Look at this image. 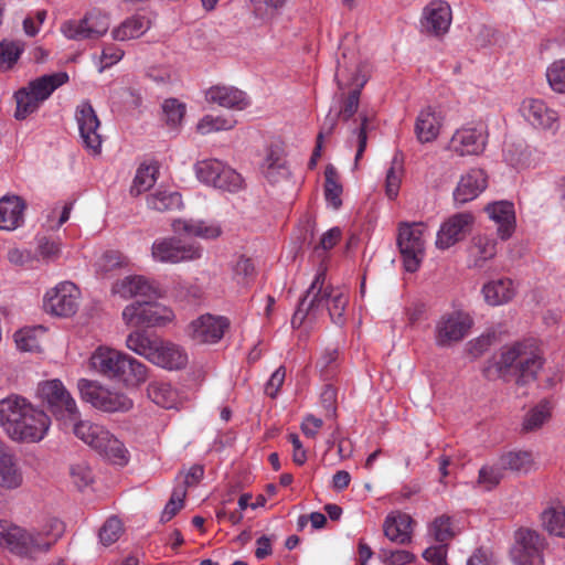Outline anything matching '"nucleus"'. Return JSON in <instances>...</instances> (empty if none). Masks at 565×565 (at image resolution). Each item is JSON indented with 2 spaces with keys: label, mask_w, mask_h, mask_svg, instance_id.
I'll return each mask as SVG.
<instances>
[{
  "label": "nucleus",
  "mask_w": 565,
  "mask_h": 565,
  "mask_svg": "<svg viewBox=\"0 0 565 565\" xmlns=\"http://www.w3.org/2000/svg\"><path fill=\"white\" fill-rule=\"evenodd\" d=\"M543 365L542 352L533 341H518L503 345L498 359L483 369V375L490 380L499 377L526 385L537 379Z\"/></svg>",
  "instance_id": "f257e3e1"
},
{
  "label": "nucleus",
  "mask_w": 565,
  "mask_h": 565,
  "mask_svg": "<svg viewBox=\"0 0 565 565\" xmlns=\"http://www.w3.org/2000/svg\"><path fill=\"white\" fill-rule=\"evenodd\" d=\"M63 531V524L53 520L43 530H25L17 525L0 522V545L11 553L26 558H35L46 553L55 544Z\"/></svg>",
  "instance_id": "f03ea898"
},
{
  "label": "nucleus",
  "mask_w": 565,
  "mask_h": 565,
  "mask_svg": "<svg viewBox=\"0 0 565 565\" xmlns=\"http://www.w3.org/2000/svg\"><path fill=\"white\" fill-rule=\"evenodd\" d=\"M68 423L77 438L97 450L109 461L119 466L127 463V449L124 444L103 426L88 420H78V418Z\"/></svg>",
  "instance_id": "7ed1b4c3"
},
{
  "label": "nucleus",
  "mask_w": 565,
  "mask_h": 565,
  "mask_svg": "<svg viewBox=\"0 0 565 565\" xmlns=\"http://www.w3.org/2000/svg\"><path fill=\"white\" fill-rule=\"evenodd\" d=\"M67 81V73L58 72L40 76L31 81L28 86L20 88L14 94L17 102L15 119L23 120L38 110L40 105Z\"/></svg>",
  "instance_id": "20e7f679"
},
{
  "label": "nucleus",
  "mask_w": 565,
  "mask_h": 565,
  "mask_svg": "<svg viewBox=\"0 0 565 565\" xmlns=\"http://www.w3.org/2000/svg\"><path fill=\"white\" fill-rule=\"evenodd\" d=\"M326 277L324 271H319L306 294L300 298L291 318L294 329L300 328L307 319L316 321L327 308L333 287L326 286Z\"/></svg>",
  "instance_id": "39448f33"
},
{
  "label": "nucleus",
  "mask_w": 565,
  "mask_h": 565,
  "mask_svg": "<svg viewBox=\"0 0 565 565\" xmlns=\"http://www.w3.org/2000/svg\"><path fill=\"white\" fill-rule=\"evenodd\" d=\"M126 324L140 328L163 327L174 319L173 311L157 301H134L122 310Z\"/></svg>",
  "instance_id": "423d86ee"
},
{
  "label": "nucleus",
  "mask_w": 565,
  "mask_h": 565,
  "mask_svg": "<svg viewBox=\"0 0 565 565\" xmlns=\"http://www.w3.org/2000/svg\"><path fill=\"white\" fill-rule=\"evenodd\" d=\"M38 393L46 402L50 411L64 425L79 417L74 398L60 380L45 381L39 385Z\"/></svg>",
  "instance_id": "0eeeda50"
},
{
  "label": "nucleus",
  "mask_w": 565,
  "mask_h": 565,
  "mask_svg": "<svg viewBox=\"0 0 565 565\" xmlns=\"http://www.w3.org/2000/svg\"><path fill=\"white\" fill-rule=\"evenodd\" d=\"M424 231L423 223L399 225L397 246L403 257L404 268L408 273H415L423 260L425 254Z\"/></svg>",
  "instance_id": "6e6552de"
},
{
  "label": "nucleus",
  "mask_w": 565,
  "mask_h": 565,
  "mask_svg": "<svg viewBox=\"0 0 565 565\" xmlns=\"http://www.w3.org/2000/svg\"><path fill=\"white\" fill-rule=\"evenodd\" d=\"M78 388L83 399L103 412H127L134 406L127 395L113 392L94 381L82 379L78 382Z\"/></svg>",
  "instance_id": "1a4fd4ad"
},
{
  "label": "nucleus",
  "mask_w": 565,
  "mask_h": 565,
  "mask_svg": "<svg viewBox=\"0 0 565 565\" xmlns=\"http://www.w3.org/2000/svg\"><path fill=\"white\" fill-rule=\"evenodd\" d=\"M511 557L515 565H544L545 539L531 529H519Z\"/></svg>",
  "instance_id": "9d476101"
},
{
  "label": "nucleus",
  "mask_w": 565,
  "mask_h": 565,
  "mask_svg": "<svg viewBox=\"0 0 565 565\" xmlns=\"http://www.w3.org/2000/svg\"><path fill=\"white\" fill-rule=\"evenodd\" d=\"M151 255L159 263L178 264L201 258L202 247L199 244H186L180 237H166L153 242Z\"/></svg>",
  "instance_id": "9b49d317"
},
{
  "label": "nucleus",
  "mask_w": 565,
  "mask_h": 565,
  "mask_svg": "<svg viewBox=\"0 0 565 565\" xmlns=\"http://www.w3.org/2000/svg\"><path fill=\"white\" fill-rule=\"evenodd\" d=\"M473 324L472 318L463 311H452L440 317L435 327L437 347L447 348L460 342Z\"/></svg>",
  "instance_id": "f8f14e48"
},
{
  "label": "nucleus",
  "mask_w": 565,
  "mask_h": 565,
  "mask_svg": "<svg viewBox=\"0 0 565 565\" xmlns=\"http://www.w3.org/2000/svg\"><path fill=\"white\" fill-rule=\"evenodd\" d=\"M109 18L99 10L93 9L87 12L81 20H71L62 25V32L67 39L82 41L95 40L109 29Z\"/></svg>",
  "instance_id": "ddd939ff"
},
{
  "label": "nucleus",
  "mask_w": 565,
  "mask_h": 565,
  "mask_svg": "<svg viewBox=\"0 0 565 565\" xmlns=\"http://www.w3.org/2000/svg\"><path fill=\"white\" fill-rule=\"evenodd\" d=\"M33 412V406L24 397L12 394L0 401V426L12 439L13 436L23 434L20 429L21 422Z\"/></svg>",
  "instance_id": "4468645a"
},
{
  "label": "nucleus",
  "mask_w": 565,
  "mask_h": 565,
  "mask_svg": "<svg viewBox=\"0 0 565 565\" xmlns=\"http://www.w3.org/2000/svg\"><path fill=\"white\" fill-rule=\"evenodd\" d=\"M79 290L71 281H63L45 295L44 307L58 317L73 316L78 308Z\"/></svg>",
  "instance_id": "2eb2a0df"
},
{
  "label": "nucleus",
  "mask_w": 565,
  "mask_h": 565,
  "mask_svg": "<svg viewBox=\"0 0 565 565\" xmlns=\"http://www.w3.org/2000/svg\"><path fill=\"white\" fill-rule=\"evenodd\" d=\"M228 327L227 318L205 313L188 326L186 333L198 344L216 343L223 338Z\"/></svg>",
  "instance_id": "dca6fc26"
},
{
  "label": "nucleus",
  "mask_w": 565,
  "mask_h": 565,
  "mask_svg": "<svg viewBox=\"0 0 565 565\" xmlns=\"http://www.w3.org/2000/svg\"><path fill=\"white\" fill-rule=\"evenodd\" d=\"M75 118L84 147L94 154L99 153L103 142L99 134L100 121L88 100H84L77 106Z\"/></svg>",
  "instance_id": "f3484780"
},
{
  "label": "nucleus",
  "mask_w": 565,
  "mask_h": 565,
  "mask_svg": "<svg viewBox=\"0 0 565 565\" xmlns=\"http://www.w3.org/2000/svg\"><path fill=\"white\" fill-rule=\"evenodd\" d=\"M450 23L451 10L447 2L434 0L424 9L422 26L427 33L436 36L445 34Z\"/></svg>",
  "instance_id": "a211bd4d"
},
{
  "label": "nucleus",
  "mask_w": 565,
  "mask_h": 565,
  "mask_svg": "<svg viewBox=\"0 0 565 565\" xmlns=\"http://www.w3.org/2000/svg\"><path fill=\"white\" fill-rule=\"evenodd\" d=\"M471 222L469 213H458L448 218L437 233L436 246L446 249L462 239Z\"/></svg>",
  "instance_id": "6ab92c4d"
},
{
  "label": "nucleus",
  "mask_w": 565,
  "mask_h": 565,
  "mask_svg": "<svg viewBox=\"0 0 565 565\" xmlns=\"http://www.w3.org/2000/svg\"><path fill=\"white\" fill-rule=\"evenodd\" d=\"M521 111L525 119L535 128L553 129L558 116L541 99L527 98L521 104Z\"/></svg>",
  "instance_id": "aec40b11"
},
{
  "label": "nucleus",
  "mask_w": 565,
  "mask_h": 565,
  "mask_svg": "<svg viewBox=\"0 0 565 565\" xmlns=\"http://www.w3.org/2000/svg\"><path fill=\"white\" fill-rule=\"evenodd\" d=\"M128 354L109 349L98 348L90 358L92 367L102 375L117 380L122 362Z\"/></svg>",
  "instance_id": "412c9836"
},
{
  "label": "nucleus",
  "mask_w": 565,
  "mask_h": 565,
  "mask_svg": "<svg viewBox=\"0 0 565 565\" xmlns=\"http://www.w3.org/2000/svg\"><path fill=\"white\" fill-rule=\"evenodd\" d=\"M113 292L124 299L134 297L157 298L159 296L158 287L153 286L142 276H127L118 280L113 286Z\"/></svg>",
  "instance_id": "4be33fe9"
},
{
  "label": "nucleus",
  "mask_w": 565,
  "mask_h": 565,
  "mask_svg": "<svg viewBox=\"0 0 565 565\" xmlns=\"http://www.w3.org/2000/svg\"><path fill=\"white\" fill-rule=\"evenodd\" d=\"M486 146L483 131L477 128L457 130L450 140V149L459 156L479 154Z\"/></svg>",
  "instance_id": "5701e85b"
},
{
  "label": "nucleus",
  "mask_w": 565,
  "mask_h": 565,
  "mask_svg": "<svg viewBox=\"0 0 565 565\" xmlns=\"http://www.w3.org/2000/svg\"><path fill=\"white\" fill-rule=\"evenodd\" d=\"M50 425V417L43 411L33 407V412H30L24 420L21 422L20 429H23V434L13 436L12 440L28 443L40 441L47 433Z\"/></svg>",
  "instance_id": "b1692460"
},
{
  "label": "nucleus",
  "mask_w": 565,
  "mask_h": 565,
  "mask_svg": "<svg viewBox=\"0 0 565 565\" xmlns=\"http://www.w3.org/2000/svg\"><path fill=\"white\" fill-rule=\"evenodd\" d=\"M23 473L18 465L17 458L9 451L7 446L0 441V488L14 490L22 486Z\"/></svg>",
  "instance_id": "393cba45"
},
{
  "label": "nucleus",
  "mask_w": 565,
  "mask_h": 565,
  "mask_svg": "<svg viewBox=\"0 0 565 565\" xmlns=\"http://www.w3.org/2000/svg\"><path fill=\"white\" fill-rule=\"evenodd\" d=\"M413 519L407 513L388 514L383 524L384 535L393 543L405 545L412 542Z\"/></svg>",
  "instance_id": "a878e982"
},
{
  "label": "nucleus",
  "mask_w": 565,
  "mask_h": 565,
  "mask_svg": "<svg viewBox=\"0 0 565 565\" xmlns=\"http://www.w3.org/2000/svg\"><path fill=\"white\" fill-rule=\"evenodd\" d=\"M205 98L211 104L238 110L244 109L248 105L245 93L233 86H212L205 92Z\"/></svg>",
  "instance_id": "bb28decb"
},
{
  "label": "nucleus",
  "mask_w": 565,
  "mask_h": 565,
  "mask_svg": "<svg viewBox=\"0 0 565 565\" xmlns=\"http://www.w3.org/2000/svg\"><path fill=\"white\" fill-rule=\"evenodd\" d=\"M487 188V177L481 169H471L459 181L454 198L458 203H466L476 199Z\"/></svg>",
  "instance_id": "cd10ccee"
},
{
  "label": "nucleus",
  "mask_w": 565,
  "mask_h": 565,
  "mask_svg": "<svg viewBox=\"0 0 565 565\" xmlns=\"http://www.w3.org/2000/svg\"><path fill=\"white\" fill-rule=\"evenodd\" d=\"M489 217L498 224V234L502 239L511 237L515 227L514 206L511 202L500 201L486 206Z\"/></svg>",
  "instance_id": "c85d7f7f"
},
{
  "label": "nucleus",
  "mask_w": 565,
  "mask_h": 565,
  "mask_svg": "<svg viewBox=\"0 0 565 565\" xmlns=\"http://www.w3.org/2000/svg\"><path fill=\"white\" fill-rule=\"evenodd\" d=\"M171 226L175 234L195 236L204 239L216 238L222 233V230L217 224H210L201 220L177 218L172 222Z\"/></svg>",
  "instance_id": "c756f323"
},
{
  "label": "nucleus",
  "mask_w": 565,
  "mask_h": 565,
  "mask_svg": "<svg viewBox=\"0 0 565 565\" xmlns=\"http://www.w3.org/2000/svg\"><path fill=\"white\" fill-rule=\"evenodd\" d=\"M152 363L168 370H181L188 363V355L179 345L160 340Z\"/></svg>",
  "instance_id": "7c9ffc66"
},
{
  "label": "nucleus",
  "mask_w": 565,
  "mask_h": 565,
  "mask_svg": "<svg viewBox=\"0 0 565 565\" xmlns=\"http://www.w3.org/2000/svg\"><path fill=\"white\" fill-rule=\"evenodd\" d=\"M441 127V117L431 107L423 109L417 116L415 124V132L417 139L422 142H431L438 135Z\"/></svg>",
  "instance_id": "2f4dec72"
},
{
  "label": "nucleus",
  "mask_w": 565,
  "mask_h": 565,
  "mask_svg": "<svg viewBox=\"0 0 565 565\" xmlns=\"http://www.w3.org/2000/svg\"><path fill=\"white\" fill-rule=\"evenodd\" d=\"M25 203L19 196L0 199V230L12 231L23 220Z\"/></svg>",
  "instance_id": "473e14b6"
},
{
  "label": "nucleus",
  "mask_w": 565,
  "mask_h": 565,
  "mask_svg": "<svg viewBox=\"0 0 565 565\" xmlns=\"http://www.w3.org/2000/svg\"><path fill=\"white\" fill-rule=\"evenodd\" d=\"M482 294L488 305L501 306L514 298L515 289L511 279L500 278L484 284Z\"/></svg>",
  "instance_id": "72a5a7b5"
},
{
  "label": "nucleus",
  "mask_w": 565,
  "mask_h": 565,
  "mask_svg": "<svg viewBox=\"0 0 565 565\" xmlns=\"http://www.w3.org/2000/svg\"><path fill=\"white\" fill-rule=\"evenodd\" d=\"M160 338L157 335L148 334L145 331H134L128 334L126 345L129 350L138 355L146 358L152 363V356H156Z\"/></svg>",
  "instance_id": "f704fd0d"
},
{
  "label": "nucleus",
  "mask_w": 565,
  "mask_h": 565,
  "mask_svg": "<svg viewBox=\"0 0 565 565\" xmlns=\"http://www.w3.org/2000/svg\"><path fill=\"white\" fill-rule=\"evenodd\" d=\"M499 465H501L504 471L527 473L534 466V457L527 450H511L500 455Z\"/></svg>",
  "instance_id": "c9c22d12"
},
{
  "label": "nucleus",
  "mask_w": 565,
  "mask_h": 565,
  "mask_svg": "<svg viewBox=\"0 0 565 565\" xmlns=\"http://www.w3.org/2000/svg\"><path fill=\"white\" fill-rule=\"evenodd\" d=\"M147 380V366L128 355L122 362L121 369L117 376L118 382L127 386H137Z\"/></svg>",
  "instance_id": "e433bc0d"
},
{
  "label": "nucleus",
  "mask_w": 565,
  "mask_h": 565,
  "mask_svg": "<svg viewBox=\"0 0 565 565\" xmlns=\"http://www.w3.org/2000/svg\"><path fill=\"white\" fill-rule=\"evenodd\" d=\"M469 254L473 257V267H482L483 263L493 258L497 254V243L487 236H476L471 241Z\"/></svg>",
  "instance_id": "4c0bfd02"
},
{
  "label": "nucleus",
  "mask_w": 565,
  "mask_h": 565,
  "mask_svg": "<svg viewBox=\"0 0 565 565\" xmlns=\"http://www.w3.org/2000/svg\"><path fill=\"white\" fill-rule=\"evenodd\" d=\"M149 29V21L140 15L126 19L113 31V38L117 41H127L141 36Z\"/></svg>",
  "instance_id": "58836bf2"
},
{
  "label": "nucleus",
  "mask_w": 565,
  "mask_h": 565,
  "mask_svg": "<svg viewBox=\"0 0 565 565\" xmlns=\"http://www.w3.org/2000/svg\"><path fill=\"white\" fill-rule=\"evenodd\" d=\"M147 204L158 212L174 211L182 206V198L175 191L157 190L148 195Z\"/></svg>",
  "instance_id": "ea45409f"
},
{
  "label": "nucleus",
  "mask_w": 565,
  "mask_h": 565,
  "mask_svg": "<svg viewBox=\"0 0 565 565\" xmlns=\"http://www.w3.org/2000/svg\"><path fill=\"white\" fill-rule=\"evenodd\" d=\"M287 2L288 0H248L252 14L263 22L278 17Z\"/></svg>",
  "instance_id": "a19ab883"
},
{
  "label": "nucleus",
  "mask_w": 565,
  "mask_h": 565,
  "mask_svg": "<svg viewBox=\"0 0 565 565\" xmlns=\"http://www.w3.org/2000/svg\"><path fill=\"white\" fill-rule=\"evenodd\" d=\"M543 527L551 534L565 537V505L551 507L541 514Z\"/></svg>",
  "instance_id": "79ce46f5"
},
{
  "label": "nucleus",
  "mask_w": 565,
  "mask_h": 565,
  "mask_svg": "<svg viewBox=\"0 0 565 565\" xmlns=\"http://www.w3.org/2000/svg\"><path fill=\"white\" fill-rule=\"evenodd\" d=\"M148 397L157 405L171 408L174 405L177 393L169 383L153 381L147 386Z\"/></svg>",
  "instance_id": "37998d69"
},
{
  "label": "nucleus",
  "mask_w": 565,
  "mask_h": 565,
  "mask_svg": "<svg viewBox=\"0 0 565 565\" xmlns=\"http://www.w3.org/2000/svg\"><path fill=\"white\" fill-rule=\"evenodd\" d=\"M326 183H324V196L326 200L338 210L342 205L341 194L343 188L338 181L339 174L337 169L332 164H328L324 171Z\"/></svg>",
  "instance_id": "c03bdc74"
},
{
  "label": "nucleus",
  "mask_w": 565,
  "mask_h": 565,
  "mask_svg": "<svg viewBox=\"0 0 565 565\" xmlns=\"http://www.w3.org/2000/svg\"><path fill=\"white\" fill-rule=\"evenodd\" d=\"M157 173L156 166H140L130 188L131 195L138 196L152 188L157 180Z\"/></svg>",
  "instance_id": "a18cd8bd"
},
{
  "label": "nucleus",
  "mask_w": 565,
  "mask_h": 565,
  "mask_svg": "<svg viewBox=\"0 0 565 565\" xmlns=\"http://www.w3.org/2000/svg\"><path fill=\"white\" fill-rule=\"evenodd\" d=\"M365 82V79H362L360 83H356V86L347 96H343L342 104L338 111V117L343 122H349L358 113L361 88L364 86Z\"/></svg>",
  "instance_id": "49530a36"
},
{
  "label": "nucleus",
  "mask_w": 565,
  "mask_h": 565,
  "mask_svg": "<svg viewBox=\"0 0 565 565\" xmlns=\"http://www.w3.org/2000/svg\"><path fill=\"white\" fill-rule=\"evenodd\" d=\"M504 477V469L499 465H484L480 468L477 483L487 491L498 487Z\"/></svg>",
  "instance_id": "de8ad7c7"
},
{
  "label": "nucleus",
  "mask_w": 565,
  "mask_h": 565,
  "mask_svg": "<svg viewBox=\"0 0 565 565\" xmlns=\"http://www.w3.org/2000/svg\"><path fill=\"white\" fill-rule=\"evenodd\" d=\"M551 416L550 402L542 401L532 408L523 420V430L532 431L540 428Z\"/></svg>",
  "instance_id": "09e8293b"
},
{
  "label": "nucleus",
  "mask_w": 565,
  "mask_h": 565,
  "mask_svg": "<svg viewBox=\"0 0 565 565\" xmlns=\"http://www.w3.org/2000/svg\"><path fill=\"white\" fill-rule=\"evenodd\" d=\"M24 50L23 43L19 41L0 42V70H9L17 63Z\"/></svg>",
  "instance_id": "8fccbe9b"
},
{
  "label": "nucleus",
  "mask_w": 565,
  "mask_h": 565,
  "mask_svg": "<svg viewBox=\"0 0 565 565\" xmlns=\"http://www.w3.org/2000/svg\"><path fill=\"white\" fill-rule=\"evenodd\" d=\"M348 297L332 288L327 310L331 321L337 326H343L345 322L344 311L348 306Z\"/></svg>",
  "instance_id": "3c124183"
},
{
  "label": "nucleus",
  "mask_w": 565,
  "mask_h": 565,
  "mask_svg": "<svg viewBox=\"0 0 565 565\" xmlns=\"http://www.w3.org/2000/svg\"><path fill=\"white\" fill-rule=\"evenodd\" d=\"M224 163L216 159H206L195 164V173L200 181L214 185Z\"/></svg>",
  "instance_id": "603ef678"
},
{
  "label": "nucleus",
  "mask_w": 565,
  "mask_h": 565,
  "mask_svg": "<svg viewBox=\"0 0 565 565\" xmlns=\"http://www.w3.org/2000/svg\"><path fill=\"white\" fill-rule=\"evenodd\" d=\"M243 182L239 173L224 164L213 186L228 192H236L243 188Z\"/></svg>",
  "instance_id": "864d4df0"
},
{
  "label": "nucleus",
  "mask_w": 565,
  "mask_h": 565,
  "mask_svg": "<svg viewBox=\"0 0 565 565\" xmlns=\"http://www.w3.org/2000/svg\"><path fill=\"white\" fill-rule=\"evenodd\" d=\"M360 125L352 129V132L356 135L358 138V149L355 154V164L362 158L366 145H367V132L373 128L372 127V116L365 111H361L359 114Z\"/></svg>",
  "instance_id": "5fc2aeb1"
},
{
  "label": "nucleus",
  "mask_w": 565,
  "mask_h": 565,
  "mask_svg": "<svg viewBox=\"0 0 565 565\" xmlns=\"http://www.w3.org/2000/svg\"><path fill=\"white\" fill-rule=\"evenodd\" d=\"M185 104L179 102L177 98H168L162 104L166 124L172 128H175L181 124L185 115Z\"/></svg>",
  "instance_id": "6e6d98bb"
},
{
  "label": "nucleus",
  "mask_w": 565,
  "mask_h": 565,
  "mask_svg": "<svg viewBox=\"0 0 565 565\" xmlns=\"http://www.w3.org/2000/svg\"><path fill=\"white\" fill-rule=\"evenodd\" d=\"M126 257L121 253L116 250L105 252L99 259L96 262L95 267L97 274L106 276L115 269H118L126 265Z\"/></svg>",
  "instance_id": "4d7b16f0"
},
{
  "label": "nucleus",
  "mask_w": 565,
  "mask_h": 565,
  "mask_svg": "<svg viewBox=\"0 0 565 565\" xmlns=\"http://www.w3.org/2000/svg\"><path fill=\"white\" fill-rule=\"evenodd\" d=\"M234 125L235 120L206 115L198 122L196 130L201 135H207L213 131L232 129Z\"/></svg>",
  "instance_id": "13d9d810"
},
{
  "label": "nucleus",
  "mask_w": 565,
  "mask_h": 565,
  "mask_svg": "<svg viewBox=\"0 0 565 565\" xmlns=\"http://www.w3.org/2000/svg\"><path fill=\"white\" fill-rule=\"evenodd\" d=\"M122 534V523L116 518L111 516L106 520L99 530V540L103 545L108 546L118 541Z\"/></svg>",
  "instance_id": "bf43d9fd"
},
{
  "label": "nucleus",
  "mask_w": 565,
  "mask_h": 565,
  "mask_svg": "<svg viewBox=\"0 0 565 565\" xmlns=\"http://www.w3.org/2000/svg\"><path fill=\"white\" fill-rule=\"evenodd\" d=\"M379 557L385 565H405L415 559V555L405 550H391L382 547Z\"/></svg>",
  "instance_id": "052dcab7"
},
{
  "label": "nucleus",
  "mask_w": 565,
  "mask_h": 565,
  "mask_svg": "<svg viewBox=\"0 0 565 565\" xmlns=\"http://www.w3.org/2000/svg\"><path fill=\"white\" fill-rule=\"evenodd\" d=\"M550 86L557 93H565V60L554 62L546 72Z\"/></svg>",
  "instance_id": "680f3d73"
},
{
  "label": "nucleus",
  "mask_w": 565,
  "mask_h": 565,
  "mask_svg": "<svg viewBox=\"0 0 565 565\" xmlns=\"http://www.w3.org/2000/svg\"><path fill=\"white\" fill-rule=\"evenodd\" d=\"M186 495V490L184 489H174L170 500L164 507V510L161 514V522L170 521L184 505V499Z\"/></svg>",
  "instance_id": "e2e57ef3"
},
{
  "label": "nucleus",
  "mask_w": 565,
  "mask_h": 565,
  "mask_svg": "<svg viewBox=\"0 0 565 565\" xmlns=\"http://www.w3.org/2000/svg\"><path fill=\"white\" fill-rule=\"evenodd\" d=\"M434 537L439 543H445L455 536L449 516L441 515L436 518L431 525Z\"/></svg>",
  "instance_id": "0e129e2a"
},
{
  "label": "nucleus",
  "mask_w": 565,
  "mask_h": 565,
  "mask_svg": "<svg viewBox=\"0 0 565 565\" xmlns=\"http://www.w3.org/2000/svg\"><path fill=\"white\" fill-rule=\"evenodd\" d=\"M35 329H21L14 333V341L19 350L32 352L40 348Z\"/></svg>",
  "instance_id": "69168bd1"
},
{
  "label": "nucleus",
  "mask_w": 565,
  "mask_h": 565,
  "mask_svg": "<svg viewBox=\"0 0 565 565\" xmlns=\"http://www.w3.org/2000/svg\"><path fill=\"white\" fill-rule=\"evenodd\" d=\"M265 164L264 174L269 182H277L279 177H287L289 173L285 162H281L279 158L274 159L273 154L267 157Z\"/></svg>",
  "instance_id": "338daca9"
},
{
  "label": "nucleus",
  "mask_w": 565,
  "mask_h": 565,
  "mask_svg": "<svg viewBox=\"0 0 565 565\" xmlns=\"http://www.w3.org/2000/svg\"><path fill=\"white\" fill-rule=\"evenodd\" d=\"M494 338L495 337L493 333H487L469 341L467 348L468 353L473 359L481 356L484 352H487L490 349L494 341Z\"/></svg>",
  "instance_id": "774afa93"
}]
</instances>
